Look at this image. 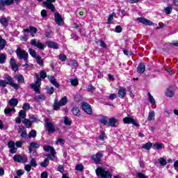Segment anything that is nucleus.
Masks as SVG:
<instances>
[{"label": "nucleus", "instance_id": "nucleus-1", "mask_svg": "<svg viewBox=\"0 0 178 178\" xmlns=\"http://www.w3.org/2000/svg\"><path fill=\"white\" fill-rule=\"evenodd\" d=\"M17 104H19V100L17 99L13 98L9 100L8 105L12 108L7 107L4 109V113L6 115H9L10 113H15L16 112V109H15V106H17Z\"/></svg>", "mask_w": 178, "mask_h": 178}, {"label": "nucleus", "instance_id": "nucleus-2", "mask_svg": "<svg viewBox=\"0 0 178 178\" xmlns=\"http://www.w3.org/2000/svg\"><path fill=\"white\" fill-rule=\"evenodd\" d=\"M96 175L99 178H112V174L102 167H99L95 170Z\"/></svg>", "mask_w": 178, "mask_h": 178}, {"label": "nucleus", "instance_id": "nucleus-3", "mask_svg": "<svg viewBox=\"0 0 178 178\" xmlns=\"http://www.w3.org/2000/svg\"><path fill=\"white\" fill-rule=\"evenodd\" d=\"M67 104V97H63L59 102L58 101V99H55L54 103V108L56 111H59V108L60 106H63Z\"/></svg>", "mask_w": 178, "mask_h": 178}, {"label": "nucleus", "instance_id": "nucleus-4", "mask_svg": "<svg viewBox=\"0 0 178 178\" xmlns=\"http://www.w3.org/2000/svg\"><path fill=\"white\" fill-rule=\"evenodd\" d=\"M35 76L36 81L35 83H31V87L35 92L40 93V88H41V79H40L38 74H35Z\"/></svg>", "mask_w": 178, "mask_h": 178}, {"label": "nucleus", "instance_id": "nucleus-5", "mask_svg": "<svg viewBox=\"0 0 178 178\" xmlns=\"http://www.w3.org/2000/svg\"><path fill=\"white\" fill-rule=\"evenodd\" d=\"M15 52L18 59H24V60H27V59H29V53L26 51L18 48Z\"/></svg>", "mask_w": 178, "mask_h": 178}, {"label": "nucleus", "instance_id": "nucleus-6", "mask_svg": "<svg viewBox=\"0 0 178 178\" xmlns=\"http://www.w3.org/2000/svg\"><path fill=\"white\" fill-rule=\"evenodd\" d=\"M6 84H8L9 86H11L13 88H15V90H19V88L20 87L19 84L15 83V80H13V78L10 76H7L6 77Z\"/></svg>", "mask_w": 178, "mask_h": 178}, {"label": "nucleus", "instance_id": "nucleus-7", "mask_svg": "<svg viewBox=\"0 0 178 178\" xmlns=\"http://www.w3.org/2000/svg\"><path fill=\"white\" fill-rule=\"evenodd\" d=\"M14 162H17L18 163H26L27 162V156L25 155L15 154L13 156Z\"/></svg>", "mask_w": 178, "mask_h": 178}, {"label": "nucleus", "instance_id": "nucleus-8", "mask_svg": "<svg viewBox=\"0 0 178 178\" xmlns=\"http://www.w3.org/2000/svg\"><path fill=\"white\" fill-rule=\"evenodd\" d=\"M31 45H33V47H36V48H38V49L42 50H44L45 48V46L42 44V42H40V40L37 39L31 40Z\"/></svg>", "mask_w": 178, "mask_h": 178}, {"label": "nucleus", "instance_id": "nucleus-9", "mask_svg": "<svg viewBox=\"0 0 178 178\" xmlns=\"http://www.w3.org/2000/svg\"><path fill=\"white\" fill-rule=\"evenodd\" d=\"M123 122L125 124H133L134 126H136V127H138V124L137 122H136V120H134L133 118L130 116H127L123 118Z\"/></svg>", "mask_w": 178, "mask_h": 178}, {"label": "nucleus", "instance_id": "nucleus-10", "mask_svg": "<svg viewBox=\"0 0 178 178\" xmlns=\"http://www.w3.org/2000/svg\"><path fill=\"white\" fill-rule=\"evenodd\" d=\"M46 129L48 133H55V124L51 122L49 119H46Z\"/></svg>", "mask_w": 178, "mask_h": 178}, {"label": "nucleus", "instance_id": "nucleus-11", "mask_svg": "<svg viewBox=\"0 0 178 178\" xmlns=\"http://www.w3.org/2000/svg\"><path fill=\"white\" fill-rule=\"evenodd\" d=\"M137 20L139 23H142V24H145V26H154V22L152 21L147 19L144 17H138Z\"/></svg>", "mask_w": 178, "mask_h": 178}, {"label": "nucleus", "instance_id": "nucleus-12", "mask_svg": "<svg viewBox=\"0 0 178 178\" xmlns=\"http://www.w3.org/2000/svg\"><path fill=\"white\" fill-rule=\"evenodd\" d=\"M81 106L82 109L86 112V113H88V115H91L92 113V109L88 104L83 102L82 103Z\"/></svg>", "mask_w": 178, "mask_h": 178}, {"label": "nucleus", "instance_id": "nucleus-13", "mask_svg": "<svg viewBox=\"0 0 178 178\" xmlns=\"http://www.w3.org/2000/svg\"><path fill=\"white\" fill-rule=\"evenodd\" d=\"M104 156V154L101 152H98L96 155L92 156V159L94 161L95 163H101V158Z\"/></svg>", "mask_w": 178, "mask_h": 178}, {"label": "nucleus", "instance_id": "nucleus-14", "mask_svg": "<svg viewBox=\"0 0 178 178\" xmlns=\"http://www.w3.org/2000/svg\"><path fill=\"white\" fill-rule=\"evenodd\" d=\"M54 19L56 24L58 26H62L63 24V19H62V16L58 13L54 14Z\"/></svg>", "mask_w": 178, "mask_h": 178}, {"label": "nucleus", "instance_id": "nucleus-15", "mask_svg": "<svg viewBox=\"0 0 178 178\" xmlns=\"http://www.w3.org/2000/svg\"><path fill=\"white\" fill-rule=\"evenodd\" d=\"M8 145L10 148V152L11 154H16V152H17V148H16L15 147V142L10 140V142H8Z\"/></svg>", "mask_w": 178, "mask_h": 178}, {"label": "nucleus", "instance_id": "nucleus-16", "mask_svg": "<svg viewBox=\"0 0 178 178\" xmlns=\"http://www.w3.org/2000/svg\"><path fill=\"white\" fill-rule=\"evenodd\" d=\"M10 65L11 66V69L14 72H17V70H19V66L16 63V60H15V58H10Z\"/></svg>", "mask_w": 178, "mask_h": 178}, {"label": "nucleus", "instance_id": "nucleus-17", "mask_svg": "<svg viewBox=\"0 0 178 178\" xmlns=\"http://www.w3.org/2000/svg\"><path fill=\"white\" fill-rule=\"evenodd\" d=\"M46 45L48 47V48H53V49H58L59 45L58 43L52 41H47L46 42Z\"/></svg>", "mask_w": 178, "mask_h": 178}, {"label": "nucleus", "instance_id": "nucleus-18", "mask_svg": "<svg viewBox=\"0 0 178 178\" xmlns=\"http://www.w3.org/2000/svg\"><path fill=\"white\" fill-rule=\"evenodd\" d=\"M43 6L48 8L51 10V12H55V6H54V4H52L50 1L43 2Z\"/></svg>", "mask_w": 178, "mask_h": 178}, {"label": "nucleus", "instance_id": "nucleus-19", "mask_svg": "<svg viewBox=\"0 0 178 178\" xmlns=\"http://www.w3.org/2000/svg\"><path fill=\"white\" fill-rule=\"evenodd\" d=\"M13 5V1H0V10H3L5 9V6Z\"/></svg>", "mask_w": 178, "mask_h": 178}, {"label": "nucleus", "instance_id": "nucleus-20", "mask_svg": "<svg viewBox=\"0 0 178 178\" xmlns=\"http://www.w3.org/2000/svg\"><path fill=\"white\" fill-rule=\"evenodd\" d=\"M119 122V120L115 118H111L108 119V125L111 127H116V124Z\"/></svg>", "mask_w": 178, "mask_h": 178}, {"label": "nucleus", "instance_id": "nucleus-21", "mask_svg": "<svg viewBox=\"0 0 178 178\" xmlns=\"http://www.w3.org/2000/svg\"><path fill=\"white\" fill-rule=\"evenodd\" d=\"M44 151L46 152H50V154H56V152L55 151V149L54 147L49 146V145H44L43 147Z\"/></svg>", "mask_w": 178, "mask_h": 178}, {"label": "nucleus", "instance_id": "nucleus-22", "mask_svg": "<svg viewBox=\"0 0 178 178\" xmlns=\"http://www.w3.org/2000/svg\"><path fill=\"white\" fill-rule=\"evenodd\" d=\"M47 78L51 83V84H53V86H55L56 88H59V83H58V81H56V79H55V77H54V76H48Z\"/></svg>", "mask_w": 178, "mask_h": 178}, {"label": "nucleus", "instance_id": "nucleus-23", "mask_svg": "<svg viewBox=\"0 0 178 178\" xmlns=\"http://www.w3.org/2000/svg\"><path fill=\"white\" fill-rule=\"evenodd\" d=\"M14 79H15V80H17V81L18 82L19 84H22V83H24V76H23L20 74H17L15 75Z\"/></svg>", "mask_w": 178, "mask_h": 178}, {"label": "nucleus", "instance_id": "nucleus-24", "mask_svg": "<svg viewBox=\"0 0 178 178\" xmlns=\"http://www.w3.org/2000/svg\"><path fill=\"white\" fill-rule=\"evenodd\" d=\"M0 23H1V24H2L3 26L8 27V25L9 24V18L2 17L0 19Z\"/></svg>", "mask_w": 178, "mask_h": 178}, {"label": "nucleus", "instance_id": "nucleus-25", "mask_svg": "<svg viewBox=\"0 0 178 178\" xmlns=\"http://www.w3.org/2000/svg\"><path fill=\"white\" fill-rule=\"evenodd\" d=\"M137 72L140 74H143L145 72V65L144 63H140L137 68Z\"/></svg>", "mask_w": 178, "mask_h": 178}, {"label": "nucleus", "instance_id": "nucleus-26", "mask_svg": "<svg viewBox=\"0 0 178 178\" xmlns=\"http://www.w3.org/2000/svg\"><path fill=\"white\" fill-rule=\"evenodd\" d=\"M22 123H24V124H25L26 127L27 129H30V127H31L33 122L31 121H30V120L25 118L23 121Z\"/></svg>", "mask_w": 178, "mask_h": 178}, {"label": "nucleus", "instance_id": "nucleus-27", "mask_svg": "<svg viewBox=\"0 0 178 178\" xmlns=\"http://www.w3.org/2000/svg\"><path fill=\"white\" fill-rule=\"evenodd\" d=\"M5 45H6V40L0 35V51H2L5 48Z\"/></svg>", "mask_w": 178, "mask_h": 178}, {"label": "nucleus", "instance_id": "nucleus-28", "mask_svg": "<svg viewBox=\"0 0 178 178\" xmlns=\"http://www.w3.org/2000/svg\"><path fill=\"white\" fill-rule=\"evenodd\" d=\"M118 94H119L120 98H122V99L124 98V97L126 96V89L120 88L118 90Z\"/></svg>", "mask_w": 178, "mask_h": 178}, {"label": "nucleus", "instance_id": "nucleus-29", "mask_svg": "<svg viewBox=\"0 0 178 178\" xmlns=\"http://www.w3.org/2000/svg\"><path fill=\"white\" fill-rule=\"evenodd\" d=\"M99 122L100 123H102V124H104L105 126H106V124H108V117L106 116H102L99 119Z\"/></svg>", "mask_w": 178, "mask_h": 178}, {"label": "nucleus", "instance_id": "nucleus-30", "mask_svg": "<svg viewBox=\"0 0 178 178\" xmlns=\"http://www.w3.org/2000/svg\"><path fill=\"white\" fill-rule=\"evenodd\" d=\"M147 95L149 97V101L152 105H155L156 104V102L155 101V99L154 98V96L151 95L150 92L147 93Z\"/></svg>", "mask_w": 178, "mask_h": 178}, {"label": "nucleus", "instance_id": "nucleus-31", "mask_svg": "<svg viewBox=\"0 0 178 178\" xmlns=\"http://www.w3.org/2000/svg\"><path fill=\"white\" fill-rule=\"evenodd\" d=\"M6 60V54L3 53L0 54V63L1 65H3L5 63V61Z\"/></svg>", "mask_w": 178, "mask_h": 178}, {"label": "nucleus", "instance_id": "nucleus-32", "mask_svg": "<svg viewBox=\"0 0 178 178\" xmlns=\"http://www.w3.org/2000/svg\"><path fill=\"white\" fill-rule=\"evenodd\" d=\"M72 112L75 116H80V110L78 107H74L72 110Z\"/></svg>", "mask_w": 178, "mask_h": 178}, {"label": "nucleus", "instance_id": "nucleus-33", "mask_svg": "<svg viewBox=\"0 0 178 178\" xmlns=\"http://www.w3.org/2000/svg\"><path fill=\"white\" fill-rule=\"evenodd\" d=\"M155 119V112L154 111H149L148 120H154Z\"/></svg>", "mask_w": 178, "mask_h": 178}, {"label": "nucleus", "instance_id": "nucleus-34", "mask_svg": "<svg viewBox=\"0 0 178 178\" xmlns=\"http://www.w3.org/2000/svg\"><path fill=\"white\" fill-rule=\"evenodd\" d=\"M55 154L56 153H51V154H47L46 156L51 161H56V156H55Z\"/></svg>", "mask_w": 178, "mask_h": 178}, {"label": "nucleus", "instance_id": "nucleus-35", "mask_svg": "<svg viewBox=\"0 0 178 178\" xmlns=\"http://www.w3.org/2000/svg\"><path fill=\"white\" fill-rule=\"evenodd\" d=\"M36 58V62L39 66H43L44 65V60H42V58H41V56H38Z\"/></svg>", "mask_w": 178, "mask_h": 178}, {"label": "nucleus", "instance_id": "nucleus-36", "mask_svg": "<svg viewBox=\"0 0 178 178\" xmlns=\"http://www.w3.org/2000/svg\"><path fill=\"white\" fill-rule=\"evenodd\" d=\"M29 138H35L37 137V131L35 130H31L29 134Z\"/></svg>", "mask_w": 178, "mask_h": 178}, {"label": "nucleus", "instance_id": "nucleus-37", "mask_svg": "<svg viewBox=\"0 0 178 178\" xmlns=\"http://www.w3.org/2000/svg\"><path fill=\"white\" fill-rule=\"evenodd\" d=\"M48 165H49V160L48 159H45L43 162L40 163L42 168H47Z\"/></svg>", "mask_w": 178, "mask_h": 178}, {"label": "nucleus", "instance_id": "nucleus-38", "mask_svg": "<svg viewBox=\"0 0 178 178\" xmlns=\"http://www.w3.org/2000/svg\"><path fill=\"white\" fill-rule=\"evenodd\" d=\"M151 147H152V143L149 142L146 144L143 145L142 148L144 149H151Z\"/></svg>", "mask_w": 178, "mask_h": 178}, {"label": "nucleus", "instance_id": "nucleus-39", "mask_svg": "<svg viewBox=\"0 0 178 178\" xmlns=\"http://www.w3.org/2000/svg\"><path fill=\"white\" fill-rule=\"evenodd\" d=\"M152 148L157 150L162 149V143H154Z\"/></svg>", "mask_w": 178, "mask_h": 178}, {"label": "nucleus", "instance_id": "nucleus-40", "mask_svg": "<svg viewBox=\"0 0 178 178\" xmlns=\"http://www.w3.org/2000/svg\"><path fill=\"white\" fill-rule=\"evenodd\" d=\"M29 54L32 56V58H37L38 56H37V53L35 52V50L33 49H29Z\"/></svg>", "mask_w": 178, "mask_h": 178}, {"label": "nucleus", "instance_id": "nucleus-41", "mask_svg": "<svg viewBox=\"0 0 178 178\" xmlns=\"http://www.w3.org/2000/svg\"><path fill=\"white\" fill-rule=\"evenodd\" d=\"M64 124H65V126H71L72 125V120H70V118H69L67 117H65Z\"/></svg>", "mask_w": 178, "mask_h": 178}, {"label": "nucleus", "instance_id": "nucleus-42", "mask_svg": "<svg viewBox=\"0 0 178 178\" xmlns=\"http://www.w3.org/2000/svg\"><path fill=\"white\" fill-rule=\"evenodd\" d=\"M35 101L40 102V101H44L45 100V96L42 95H37L35 97Z\"/></svg>", "mask_w": 178, "mask_h": 178}, {"label": "nucleus", "instance_id": "nucleus-43", "mask_svg": "<svg viewBox=\"0 0 178 178\" xmlns=\"http://www.w3.org/2000/svg\"><path fill=\"white\" fill-rule=\"evenodd\" d=\"M38 31L37 28L30 26V34H31L32 37H34V34H35Z\"/></svg>", "mask_w": 178, "mask_h": 178}, {"label": "nucleus", "instance_id": "nucleus-44", "mask_svg": "<svg viewBox=\"0 0 178 178\" xmlns=\"http://www.w3.org/2000/svg\"><path fill=\"white\" fill-rule=\"evenodd\" d=\"M172 6H168L164 8V13H165V15H170V13H172Z\"/></svg>", "mask_w": 178, "mask_h": 178}, {"label": "nucleus", "instance_id": "nucleus-45", "mask_svg": "<svg viewBox=\"0 0 178 178\" xmlns=\"http://www.w3.org/2000/svg\"><path fill=\"white\" fill-rule=\"evenodd\" d=\"M69 66H72L73 67H77V61L74 60H71L68 62Z\"/></svg>", "mask_w": 178, "mask_h": 178}, {"label": "nucleus", "instance_id": "nucleus-46", "mask_svg": "<svg viewBox=\"0 0 178 178\" xmlns=\"http://www.w3.org/2000/svg\"><path fill=\"white\" fill-rule=\"evenodd\" d=\"M29 165L32 166V168H37V161H35V159H31Z\"/></svg>", "mask_w": 178, "mask_h": 178}, {"label": "nucleus", "instance_id": "nucleus-47", "mask_svg": "<svg viewBox=\"0 0 178 178\" xmlns=\"http://www.w3.org/2000/svg\"><path fill=\"white\" fill-rule=\"evenodd\" d=\"M19 118H21V119H26V111L21 110L19 112Z\"/></svg>", "mask_w": 178, "mask_h": 178}, {"label": "nucleus", "instance_id": "nucleus-48", "mask_svg": "<svg viewBox=\"0 0 178 178\" xmlns=\"http://www.w3.org/2000/svg\"><path fill=\"white\" fill-rule=\"evenodd\" d=\"M30 146L33 148H36V149H38L40 147V143H35V142H31L30 143Z\"/></svg>", "mask_w": 178, "mask_h": 178}, {"label": "nucleus", "instance_id": "nucleus-49", "mask_svg": "<svg viewBox=\"0 0 178 178\" xmlns=\"http://www.w3.org/2000/svg\"><path fill=\"white\" fill-rule=\"evenodd\" d=\"M159 162L161 165V166H166V160L163 158L159 159Z\"/></svg>", "mask_w": 178, "mask_h": 178}, {"label": "nucleus", "instance_id": "nucleus-50", "mask_svg": "<svg viewBox=\"0 0 178 178\" xmlns=\"http://www.w3.org/2000/svg\"><path fill=\"white\" fill-rule=\"evenodd\" d=\"M165 94H166L167 97H170V98H172V97H173V95H175V94L173 93V91H172L170 89H168L166 90Z\"/></svg>", "mask_w": 178, "mask_h": 178}, {"label": "nucleus", "instance_id": "nucleus-51", "mask_svg": "<svg viewBox=\"0 0 178 178\" xmlns=\"http://www.w3.org/2000/svg\"><path fill=\"white\" fill-rule=\"evenodd\" d=\"M75 168H76V170H78V172H81V170L84 169V166L83 165V164L80 163V164H77Z\"/></svg>", "mask_w": 178, "mask_h": 178}, {"label": "nucleus", "instance_id": "nucleus-52", "mask_svg": "<svg viewBox=\"0 0 178 178\" xmlns=\"http://www.w3.org/2000/svg\"><path fill=\"white\" fill-rule=\"evenodd\" d=\"M22 109H24V111H30V104L29 103L24 104L22 106Z\"/></svg>", "mask_w": 178, "mask_h": 178}, {"label": "nucleus", "instance_id": "nucleus-53", "mask_svg": "<svg viewBox=\"0 0 178 178\" xmlns=\"http://www.w3.org/2000/svg\"><path fill=\"white\" fill-rule=\"evenodd\" d=\"M113 20V14H111L108 16L107 24H112Z\"/></svg>", "mask_w": 178, "mask_h": 178}, {"label": "nucleus", "instance_id": "nucleus-54", "mask_svg": "<svg viewBox=\"0 0 178 178\" xmlns=\"http://www.w3.org/2000/svg\"><path fill=\"white\" fill-rule=\"evenodd\" d=\"M58 58H59L60 60H61L62 62H65L67 59L66 55H65V54H60L58 56Z\"/></svg>", "mask_w": 178, "mask_h": 178}, {"label": "nucleus", "instance_id": "nucleus-55", "mask_svg": "<svg viewBox=\"0 0 178 178\" xmlns=\"http://www.w3.org/2000/svg\"><path fill=\"white\" fill-rule=\"evenodd\" d=\"M70 83L72 86H78L79 85V81L77 79H70Z\"/></svg>", "mask_w": 178, "mask_h": 178}, {"label": "nucleus", "instance_id": "nucleus-56", "mask_svg": "<svg viewBox=\"0 0 178 178\" xmlns=\"http://www.w3.org/2000/svg\"><path fill=\"white\" fill-rule=\"evenodd\" d=\"M56 144L60 145H63V144H65V140H63L62 138H58L56 140Z\"/></svg>", "mask_w": 178, "mask_h": 178}, {"label": "nucleus", "instance_id": "nucleus-57", "mask_svg": "<svg viewBox=\"0 0 178 178\" xmlns=\"http://www.w3.org/2000/svg\"><path fill=\"white\" fill-rule=\"evenodd\" d=\"M41 79H45L47 77V72L44 70L41 71L40 73Z\"/></svg>", "mask_w": 178, "mask_h": 178}, {"label": "nucleus", "instance_id": "nucleus-58", "mask_svg": "<svg viewBox=\"0 0 178 178\" xmlns=\"http://www.w3.org/2000/svg\"><path fill=\"white\" fill-rule=\"evenodd\" d=\"M99 46L102 47V48H106L107 47L106 43H105V42H104L103 40H99Z\"/></svg>", "mask_w": 178, "mask_h": 178}, {"label": "nucleus", "instance_id": "nucleus-59", "mask_svg": "<svg viewBox=\"0 0 178 178\" xmlns=\"http://www.w3.org/2000/svg\"><path fill=\"white\" fill-rule=\"evenodd\" d=\"M22 175H24V170H17V175L20 177Z\"/></svg>", "mask_w": 178, "mask_h": 178}, {"label": "nucleus", "instance_id": "nucleus-60", "mask_svg": "<svg viewBox=\"0 0 178 178\" xmlns=\"http://www.w3.org/2000/svg\"><path fill=\"white\" fill-rule=\"evenodd\" d=\"M54 91H55V89L54 88V87L47 88L48 94H50V95L54 94Z\"/></svg>", "mask_w": 178, "mask_h": 178}, {"label": "nucleus", "instance_id": "nucleus-61", "mask_svg": "<svg viewBox=\"0 0 178 178\" xmlns=\"http://www.w3.org/2000/svg\"><path fill=\"white\" fill-rule=\"evenodd\" d=\"M117 95L115 93H111L109 96V99H111V101H113V99H115Z\"/></svg>", "mask_w": 178, "mask_h": 178}, {"label": "nucleus", "instance_id": "nucleus-62", "mask_svg": "<svg viewBox=\"0 0 178 178\" xmlns=\"http://www.w3.org/2000/svg\"><path fill=\"white\" fill-rule=\"evenodd\" d=\"M40 177L41 178H48V172H42Z\"/></svg>", "mask_w": 178, "mask_h": 178}, {"label": "nucleus", "instance_id": "nucleus-63", "mask_svg": "<svg viewBox=\"0 0 178 178\" xmlns=\"http://www.w3.org/2000/svg\"><path fill=\"white\" fill-rule=\"evenodd\" d=\"M41 16H42V17H47V10H42L41 11Z\"/></svg>", "mask_w": 178, "mask_h": 178}, {"label": "nucleus", "instance_id": "nucleus-64", "mask_svg": "<svg viewBox=\"0 0 178 178\" xmlns=\"http://www.w3.org/2000/svg\"><path fill=\"white\" fill-rule=\"evenodd\" d=\"M137 177H139V178H147V176L144 175V174L141 173V172H138L137 175H136Z\"/></svg>", "mask_w": 178, "mask_h": 178}]
</instances>
